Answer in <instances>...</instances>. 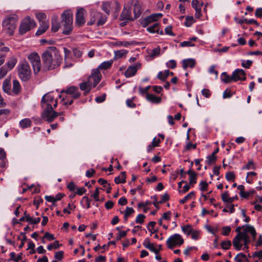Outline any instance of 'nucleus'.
Instances as JSON below:
<instances>
[{
  "instance_id": "obj_1",
  "label": "nucleus",
  "mask_w": 262,
  "mask_h": 262,
  "mask_svg": "<svg viewBox=\"0 0 262 262\" xmlns=\"http://www.w3.org/2000/svg\"><path fill=\"white\" fill-rule=\"evenodd\" d=\"M41 57L43 68L46 70H50L58 67L62 60L59 51L54 46L48 47L42 53Z\"/></svg>"
},
{
  "instance_id": "obj_2",
  "label": "nucleus",
  "mask_w": 262,
  "mask_h": 262,
  "mask_svg": "<svg viewBox=\"0 0 262 262\" xmlns=\"http://www.w3.org/2000/svg\"><path fill=\"white\" fill-rule=\"evenodd\" d=\"M243 231L242 233H239L241 235L239 236V240L237 241L236 244L235 245L233 244V246L235 249L237 251L241 250L242 249L243 244L242 242L243 240H245V239H249L250 237L248 235V233H249L251 234L253 239L255 240L256 232L255 228L253 226L250 225L249 224H246L243 226Z\"/></svg>"
},
{
  "instance_id": "obj_3",
  "label": "nucleus",
  "mask_w": 262,
  "mask_h": 262,
  "mask_svg": "<svg viewBox=\"0 0 262 262\" xmlns=\"http://www.w3.org/2000/svg\"><path fill=\"white\" fill-rule=\"evenodd\" d=\"M61 22L63 27L62 33L69 35L73 30V14L70 10H66L61 15Z\"/></svg>"
},
{
  "instance_id": "obj_4",
  "label": "nucleus",
  "mask_w": 262,
  "mask_h": 262,
  "mask_svg": "<svg viewBox=\"0 0 262 262\" xmlns=\"http://www.w3.org/2000/svg\"><path fill=\"white\" fill-rule=\"evenodd\" d=\"M18 76L22 81L26 82L31 77L32 72L29 63L26 61L20 63L17 66Z\"/></svg>"
},
{
  "instance_id": "obj_5",
  "label": "nucleus",
  "mask_w": 262,
  "mask_h": 262,
  "mask_svg": "<svg viewBox=\"0 0 262 262\" xmlns=\"http://www.w3.org/2000/svg\"><path fill=\"white\" fill-rule=\"evenodd\" d=\"M106 16L100 12L92 10L90 12V20L88 23V25L96 24L97 26H102L106 22Z\"/></svg>"
},
{
  "instance_id": "obj_6",
  "label": "nucleus",
  "mask_w": 262,
  "mask_h": 262,
  "mask_svg": "<svg viewBox=\"0 0 262 262\" xmlns=\"http://www.w3.org/2000/svg\"><path fill=\"white\" fill-rule=\"evenodd\" d=\"M57 99H54L51 92L44 95L41 100V105L42 108H56L57 106Z\"/></svg>"
},
{
  "instance_id": "obj_7",
  "label": "nucleus",
  "mask_w": 262,
  "mask_h": 262,
  "mask_svg": "<svg viewBox=\"0 0 262 262\" xmlns=\"http://www.w3.org/2000/svg\"><path fill=\"white\" fill-rule=\"evenodd\" d=\"M35 27H36V23L34 20L28 16L22 20L20 25L19 28V33L24 34Z\"/></svg>"
},
{
  "instance_id": "obj_8",
  "label": "nucleus",
  "mask_w": 262,
  "mask_h": 262,
  "mask_svg": "<svg viewBox=\"0 0 262 262\" xmlns=\"http://www.w3.org/2000/svg\"><path fill=\"white\" fill-rule=\"evenodd\" d=\"M28 58L32 64L34 73H38L40 70L41 66L39 55L37 53H32L28 56Z\"/></svg>"
},
{
  "instance_id": "obj_9",
  "label": "nucleus",
  "mask_w": 262,
  "mask_h": 262,
  "mask_svg": "<svg viewBox=\"0 0 262 262\" xmlns=\"http://www.w3.org/2000/svg\"><path fill=\"white\" fill-rule=\"evenodd\" d=\"M184 243V239L179 234H174L171 235L167 240L166 244L169 249H173L177 245L181 246Z\"/></svg>"
},
{
  "instance_id": "obj_10",
  "label": "nucleus",
  "mask_w": 262,
  "mask_h": 262,
  "mask_svg": "<svg viewBox=\"0 0 262 262\" xmlns=\"http://www.w3.org/2000/svg\"><path fill=\"white\" fill-rule=\"evenodd\" d=\"M43 111L42 113V118L49 122H52L57 116L58 113L54 110V108H43Z\"/></svg>"
},
{
  "instance_id": "obj_11",
  "label": "nucleus",
  "mask_w": 262,
  "mask_h": 262,
  "mask_svg": "<svg viewBox=\"0 0 262 262\" xmlns=\"http://www.w3.org/2000/svg\"><path fill=\"white\" fill-rule=\"evenodd\" d=\"M101 79V74L99 70L95 69L92 70L91 75L88 78V81L94 88L100 82Z\"/></svg>"
},
{
  "instance_id": "obj_12",
  "label": "nucleus",
  "mask_w": 262,
  "mask_h": 262,
  "mask_svg": "<svg viewBox=\"0 0 262 262\" xmlns=\"http://www.w3.org/2000/svg\"><path fill=\"white\" fill-rule=\"evenodd\" d=\"M85 13L86 12L83 8H79L77 9L76 13L75 23L79 27H81L85 24V20L84 18V15Z\"/></svg>"
},
{
  "instance_id": "obj_13",
  "label": "nucleus",
  "mask_w": 262,
  "mask_h": 262,
  "mask_svg": "<svg viewBox=\"0 0 262 262\" xmlns=\"http://www.w3.org/2000/svg\"><path fill=\"white\" fill-rule=\"evenodd\" d=\"M64 92L68 95H71L72 98L74 99L79 98L81 95V93L79 91L78 88L75 86H71L67 88V90H62L60 92L61 93Z\"/></svg>"
},
{
  "instance_id": "obj_14",
  "label": "nucleus",
  "mask_w": 262,
  "mask_h": 262,
  "mask_svg": "<svg viewBox=\"0 0 262 262\" xmlns=\"http://www.w3.org/2000/svg\"><path fill=\"white\" fill-rule=\"evenodd\" d=\"M203 5V2H200L199 0L192 1L191 5L195 10V16L196 18H200L202 16L201 10Z\"/></svg>"
},
{
  "instance_id": "obj_15",
  "label": "nucleus",
  "mask_w": 262,
  "mask_h": 262,
  "mask_svg": "<svg viewBox=\"0 0 262 262\" xmlns=\"http://www.w3.org/2000/svg\"><path fill=\"white\" fill-rule=\"evenodd\" d=\"M238 71V70H234L232 73L231 76H229L225 72L222 73L221 75V79L222 81L226 83H230L232 81H236V78H235V75L236 74V72Z\"/></svg>"
},
{
  "instance_id": "obj_16",
  "label": "nucleus",
  "mask_w": 262,
  "mask_h": 262,
  "mask_svg": "<svg viewBox=\"0 0 262 262\" xmlns=\"http://www.w3.org/2000/svg\"><path fill=\"white\" fill-rule=\"evenodd\" d=\"M140 67L141 65L140 64L129 66L125 72V76L126 78H129L134 76L136 74L138 69H140Z\"/></svg>"
},
{
  "instance_id": "obj_17",
  "label": "nucleus",
  "mask_w": 262,
  "mask_h": 262,
  "mask_svg": "<svg viewBox=\"0 0 262 262\" xmlns=\"http://www.w3.org/2000/svg\"><path fill=\"white\" fill-rule=\"evenodd\" d=\"M134 18L132 17L131 11L130 8L127 9L124 7L120 15V19L121 20H132Z\"/></svg>"
},
{
  "instance_id": "obj_18",
  "label": "nucleus",
  "mask_w": 262,
  "mask_h": 262,
  "mask_svg": "<svg viewBox=\"0 0 262 262\" xmlns=\"http://www.w3.org/2000/svg\"><path fill=\"white\" fill-rule=\"evenodd\" d=\"M195 64V61L194 59H184L182 61V67L184 69L186 70L187 68L189 67L193 68Z\"/></svg>"
},
{
  "instance_id": "obj_19",
  "label": "nucleus",
  "mask_w": 262,
  "mask_h": 262,
  "mask_svg": "<svg viewBox=\"0 0 262 262\" xmlns=\"http://www.w3.org/2000/svg\"><path fill=\"white\" fill-rule=\"evenodd\" d=\"M91 83L89 82V81L86 82H83L79 84V88L81 91H84V94L86 95L88 94L91 89Z\"/></svg>"
},
{
  "instance_id": "obj_20",
  "label": "nucleus",
  "mask_w": 262,
  "mask_h": 262,
  "mask_svg": "<svg viewBox=\"0 0 262 262\" xmlns=\"http://www.w3.org/2000/svg\"><path fill=\"white\" fill-rule=\"evenodd\" d=\"M133 11H134V19H136L140 16V15L142 13V11H141V5L140 4L139 2L136 1L135 3V4L134 5Z\"/></svg>"
},
{
  "instance_id": "obj_21",
  "label": "nucleus",
  "mask_w": 262,
  "mask_h": 262,
  "mask_svg": "<svg viewBox=\"0 0 262 262\" xmlns=\"http://www.w3.org/2000/svg\"><path fill=\"white\" fill-rule=\"evenodd\" d=\"M158 19V17H157L156 14H152L149 16L146 17L142 23L143 27H145L148 26L150 23L157 21Z\"/></svg>"
},
{
  "instance_id": "obj_22",
  "label": "nucleus",
  "mask_w": 262,
  "mask_h": 262,
  "mask_svg": "<svg viewBox=\"0 0 262 262\" xmlns=\"http://www.w3.org/2000/svg\"><path fill=\"white\" fill-rule=\"evenodd\" d=\"M49 22H43L42 24H40V26L36 32V35L39 36L45 32L49 28Z\"/></svg>"
},
{
  "instance_id": "obj_23",
  "label": "nucleus",
  "mask_w": 262,
  "mask_h": 262,
  "mask_svg": "<svg viewBox=\"0 0 262 262\" xmlns=\"http://www.w3.org/2000/svg\"><path fill=\"white\" fill-rule=\"evenodd\" d=\"M186 173L189 176V184L193 185L196 183V175L197 173L192 169H189Z\"/></svg>"
},
{
  "instance_id": "obj_24",
  "label": "nucleus",
  "mask_w": 262,
  "mask_h": 262,
  "mask_svg": "<svg viewBox=\"0 0 262 262\" xmlns=\"http://www.w3.org/2000/svg\"><path fill=\"white\" fill-rule=\"evenodd\" d=\"M17 62L16 58L14 56H12L10 58L5 65H4L7 69L11 71L16 65Z\"/></svg>"
},
{
  "instance_id": "obj_25",
  "label": "nucleus",
  "mask_w": 262,
  "mask_h": 262,
  "mask_svg": "<svg viewBox=\"0 0 262 262\" xmlns=\"http://www.w3.org/2000/svg\"><path fill=\"white\" fill-rule=\"evenodd\" d=\"M146 99L153 103L159 104L161 102V98L156 96L153 94H147L146 96Z\"/></svg>"
},
{
  "instance_id": "obj_26",
  "label": "nucleus",
  "mask_w": 262,
  "mask_h": 262,
  "mask_svg": "<svg viewBox=\"0 0 262 262\" xmlns=\"http://www.w3.org/2000/svg\"><path fill=\"white\" fill-rule=\"evenodd\" d=\"M3 89L4 91L7 93L10 94L11 92V80L10 78L6 79L3 84Z\"/></svg>"
},
{
  "instance_id": "obj_27",
  "label": "nucleus",
  "mask_w": 262,
  "mask_h": 262,
  "mask_svg": "<svg viewBox=\"0 0 262 262\" xmlns=\"http://www.w3.org/2000/svg\"><path fill=\"white\" fill-rule=\"evenodd\" d=\"M160 142L161 141L159 139H157L156 137L154 138L151 144H149L147 146V152H149L151 151L155 147L158 146Z\"/></svg>"
},
{
  "instance_id": "obj_28",
  "label": "nucleus",
  "mask_w": 262,
  "mask_h": 262,
  "mask_svg": "<svg viewBox=\"0 0 262 262\" xmlns=\"http://www.w3.org/2000/svg\"><path fill=\"white\" fill-rule=\"evenodd\" d=\"M14 21V24H16V21L17 20V17L15 15L13 16H11L7 18L3 23V27H7L8 26L11 25V21Z\"/></svg>"
},
{
  "instance_id": "obj_29",
  "label": "nucleus",
  "mask_w": 262,
  "mask_h": 262,
  "mask_svg": "<svg viewBox=\"0 0 262 262\" xmlns=\"http://www.w3.org/2000/svg\"><path fill=\"white\" fill-rule=\"evenodd\" d=\"M236 70H238V72H236V74L235 75V78H236V81L237 80H242L244 81L246 80V77L245 76V72L242 69H236Z\"/></svg>"
},
{
  "instance_id": "obj_30",
  "label": "nucleus",
  "mask_w": 262,
  "mask_h": 262,
  "mask_svg": "<svg viewBox=\"0 0 262 262\" xmlns=\"http://www.w3.org/2000/svg\"><path fill=\"white\" fill-rule=\"evenodd\" d=\"M126 172L122 171L121 172L120 175L115 178L114 181L116 184L124 183L125 181Z\"/></svg>"
},
{
  "instance_id": "obj_31",
  "label": "nucleus",
  "mask_w": 262,
  "mask_h": 262,
  "mask_svg": "<svg viewBox=\"0 0 262 262\" xmlns=\"http://www.w3.org/2000/svg\"><path fill=\"white\" fill-rule=\"evenodd\" d=\"M20 90L21 87L19 81L16 79L14 80L13 81V92L15 94L17 95L20 92Z\"/></svg>"
},
{
  "instance_id": "obj_32",
  "label": "nucleus",
  "mask_w": 262,
  "mask_h": 262,
  "mask_svg": "<svg viewBox=\"0 0 262 262\" xmlns=\"http://www.w3.org/2000/svg\"><path fill=\"white\" fill-rule=\"evenodd\" d=\"M169 75V70H165L164 72L160 71L158 73V74L157 75V78L162 80V81H165V80L167 79V78Z\"/></svg>"
},
{
  "instance_id": "obj_33",
  "label": "nucleus",
  "mask_w": 262,
  "mask_h": 262,
  "mask_svg": "<svg viewBox=\"0 0 262 262\" xmlns=\"http://www.w3.org/2000/svg\"><path fill=\"white\" fill-rule=\"evenodd\" d=\"M32 121L29 118H25L19 122V125L22 128H25L31 126Z\"/></svg>"
},
{
  "instance_id": "obj_34",
  "label": "nucleus",
  "mask_w": 262,
  "mask_h": 262,
  "mask_svg": "<svg viewBox=\"0 0 262 262\" xmlns=\"http://www.w3.org/2000/svg\"><path fill=\"white\" fill-rule=\"evenodd\" d=\"M236 262H247L248 261L246 255L243 253H240L236 255L234 258Z\"/></svg>"
},
{
  "instance_id": "obj_35",
  "label": "nucleus",
  "mask_w": 262,
  "mask_h": 262,
  "mask_svg": "<svg viewBox=\"0 0 262 262\" xmlns=\"http://www.w3.org/2000/svg\"><path fill=\"white\" fill-rule=\"evenodd\" d=\"M113 63V60H110L108 61H104L101 63L97 69L101 70H107L111 67Z\"/></svg>"
},
{
  "instance_id": "obj_36",
  "label": "nucleus",
  "mask_w": 262,
  "mask_h": 262,
  "mask_svg": "<svg viewBox=\"0 0 262 262\" xmlns=\"http://www.w3.org/2000/svg\"><path fill=\"white\" fill-rule=\"evenodd\" d=\"M135 212V211L133 208L127 207L126 208L125 213L124 215V219L125 222L127 221L128 217L133 213Z\"/></svg>"
},
{
  "instance_id": "obj_37",
  "label": "nucleus",
  "mask_w": 262,
  "mask_h": 262,
  "mask_svg": "<svg viewBox=\"0 0 262 262\" xmlns=\"http://www.w3.org/2000/svg\"><path fill=\"white\" fill-rule=\"evenodd\" d=\"M159 24L155 23L153 25L150 26L147 28V31L150 33H159Z\"/></svg>"
},
{
  "instance_id": "obj_38",
  "label": "nucleus",
  "mask_w": 262,
  "mask_h": 262,
  "mask_svg": "<svg viewBox=\"0 0 262 262\" xmlns=\"http://www.w3.org/2000/svg\"><path fill=\"white\" fill-rule=\"evenodd\" d=\"M36 16L40 24H42L43 22H48L46 20L47 16L44 13H38L36 14Z\"/></svg>"
},
{
  "instance_id": "obj_39",
  "label": "nucleus",
  "mask_w": 262,
  "mask_h": 262,
  "mask_svg": "<svg viewBox=\"0 0 262 262\" xmlns=\"http://www.w3.org/2000/svg\"><path fill=\"white\" fill-rule=\"evenodd\" d=\"M194 196V192L193 191H191L188 193L183 199L180 200V203L183 204L185 203L187 201L192 198Z\"/></svg>"
},
{
  "instance_id": "obj_40",
  "label": "nucleus",
  "mask_w": 262,
  "mask_h": 262,
  "mask_svg": "<svg viewBox=\"0 0 262 262\" xmlns=\"http://www.w3.org/2000/svg\"><path fill=\"white\" fill-rule=\"evenodd\" d=\"M242 229H243V226L242 227L238 226L237 227H236V228L235 229V232H237V234L234 237V238L232 241L233 244H234L235 245L236 244L237 241L239 240V236L241 235V234H239V233H242V232L241 231Z\"/></svg>"
},
{
  "instance_id": "obj_41",
  "label": "nucleus",
  "mask_w": 262,
  "mask_h": 262,
  "mask_svg": "<svg viewBox=\"0 0 262 262\" xmlns=\"http://www.w3.org/2000/svg\"><path fill=\"white\" fill-rule=\"evenodd\" d=\"M111 7V4L110 2H104L103 3L102 10L108 15L110 12V9Z\"/></svg>"
},
{
  "instance_id": "obj_42",
  "label": "nucleus",
  "mask_w": 262,
  "mask_h": 262,
  "mask_svg": "<svg viewBox=\"0 0 262 262\" xmlns=\"http://www.w3.org/2000/svg\"><path fill=\"white\" fill-rule=\"evenodd\" d=\"M59 28V24L57 19H52L51 30L53 32H57Z\"/></svg>"
},
{
  "instance_id": "obj_43",
  "label": "nucleus",
  "mask_w": 262,
  "mask_h": 262,
  "mask_svg": "<svg viewBox=\"0 0 262 262\" xmlns=\"http://www.w3.org/2000/svg\"><path fill=\"white\" fill-rule=\"evenodd\" d=\"M11 25L8 26L7 27H4L6 30H8V33L10 35H11L13 34V31L16 28V24H14V21H11Z\"/></svg>"
},
{
  "instance_id": "obj_44",
  "label": "nucleus",
  "mask_w": 262,
  "mask_h": 262,
  "mask_svg": "<svg viewBox=\"0 0 262 262\" xmlns=\"http://www.w3.org/2000/svg\"><path fill=\"white\" fill-rule=\"evenodd\" d=\"M182 230L184 233L186 234L187 235H189L192 232V228L191 225H187L182 226Z\"/></svg>"
},
{
  "instance_id": "obj_45",
  "label": "nucleus",
  "mask_w": 262,
  "mask_h": 262,
  "mask_svg": "<svg viewBox=\"0 0 262 262\" xmlns=\"http://www.w3.org/2000/svg\"><path fill=\"white\" fill-rule=\"evenodd\" d=\"M160 48L159 46H158L157 48L154 49L150 53V56L151 58H155L156 56H159L160 54Z\"/></svg>"
},
{
  "instance_id": "obj_46",
  "label": "nucleus",
  "mask_w": 262,
  "mask_h": 262,
  "mask_svg": "<svg viewBox=\"0 0 262 262\" xmlns=\"http://www.w3.org/2000/svg\"><path fill=\"white\" fill-rule=\"evenodd\" d=\"M10 258L9 260H14V261L18 262L22 259L21 254L16 256L14 252H11L10 254Z\"/></svg>"
},
{
  "instance_id": "obj_47",
  "label": "nucleus",
  "mask_w": 262,
  "mask_h": 262,
  "mask_svg": "<svg viewBox=\"0 0 262 262\" xmlns=\"http://www.w3.org/2000/svg\"><path fill=\"white\" fill-rule=\"evenodd\" d=\"M61 245V244H59L58 241H56L53 243L49 245L47 247V249L48 250H51L53 249H57Z\"/></svg>"
},
{
  "instance_id": "obj_48",
  "label": "nucleus",
  "mask_w": 262,
  "mask_h": 262,
  "mask_svg": "<svg viewBox=\"0 0 262 262\" xmlns=\"http://www.w3.org/2000/svg\"><path fill=\"white\" fill-rule=\"evenodd\" d=\"M234 94L235 93H232L229 89H226L223 92V97L224 99L229 98Z\"/></svg>"
},
{
  "instance_id": "obj_49",
  "label": "nucleus",
  "mask_w": 262,
  "mask_h": 262,
  "mask_svg": "<svg viewBox=\"0 0 262 262\" xmlns=\"http://www.w3.org/2000/svg\"><path fill=\"white\" fill-rule=\"evenodd\" d=\"M221 246L223 249L228 250L231 246V242L229 240L223 241L221 243Z\"/></svg>"
},
{
  "instance_id": "obj_50",
  "label": "nucleus",
  "mask_w": 262,
  "mask_h": 262,
  "mask_svg": "<svg viewBox=\"0 0 262 262\" xmlns=\"http://www.w3.org/2000/svg\"><path fill=\"white\" fill-rule=\"evenodd\" d=\"M254 192L255 191L254 190L246 192L244 191V192H240L239 195L243 198L247 199L250 195L253 194Z\"/></svg>"
},
{
  "instance_id": "obj_51",
  "label": "nucleus",
  "mask_w": 262,
  "mask_h": 262,
  "mask_svg": "<svg viewBox=\"0 0 262 262\" xmlns=\"http://www.w3.org/2000/svg\"><path fill=\"white\" fill-rule=\"evenodd\" d=\"M9 71H10L5 66L1 67L0 69V79L4 78Z\"/></svg>"
},
{
  "instance_id": "obj_52",
  "label": "nucleus",
  "mask_w": 262,
  "mask_h": 262,
  "mask_svg": "<svg viewBox=\"0 0 262 262\" xmlns=\"http://www.w3.org/2000/svg\"><path fill=\"white\" fill-rule=\"evenodd\" d=\"M156 224V223L154 221H151L150 222L147 226V229L149 232H150V235H151L152 234L156 232V230H154L152 231V229H154V227H155V225Z\"/></svg>"
},
{
  "instance_id": "obj_53",
  "label": "nucleus",
  "mask_w": 262,
  "mask_h": 262,
  "mask_svg": "<svg viewBox=\"0 0 262 262\" xmlns=\"http://www.w3.org/2000/svg\"><path fill=\"white\" fill-rule=\"evenodd\" d=\"M243 169H255V166L252 161H249L247 164L245 165L243 168Z\"/></svg>"
},
{
  "instance_id": "obj_54",
  "label": "nucleus",
  "mask_w": 262,
  "mask_h": 262,
  "mask_svg": "<svg viewBox=\"0 0 262 262\" xmlns=\"http://www.w3.org/2000/svg\"><path fill=\"white\" fill-rule=\"evenodd\" d=\"M231 230V228L230 226H224L222 227V235L224 236H228Z\"/></svg>"
},
{
  "instance_id": "obj_55",
  "label": "nucleus",
  "mask_w": 262,
  "mask_h": 262,
  "mask_svg": "<svg viewBox=\"0 0 262 262\" xmlns=\"http://www.w3.org/2000/svg\"><path fill=\"white\" fill-rule=\"evenodd\" d=\"M145 216L143 214H139L136 219V223L137 224H142L144 221Z\"/></svg>"
},
{
  "instance_id": "obj_56",
  "label": "nucleus",
  "mask_w": 262,
  "mask_h": 262,
  "mask_svg": "<svg viewBox=\"0 0 262 262\" xmlns=\"http://www.w3.org/2000/svg\"><path fill=\"white\" fill-rule=\"evenodd\" d=\"M196 148V144H192L190 142H188L186 146L185 147L184 151H186L188 150H190L192 149H195Z\"/></svg>"
},
{
  "instance_id": "obj_57",
  "label": "nucleus",
  "mask_w": 262,
  "mask_h": 262,
  "mask_svg": "<svg viewBox=\"0 0 262 262\" xmlns=\"http://www.w3.org/2000/svg\"><path fill=\"white\" fill-rule=\"evenodd\" d=\"M226 179L228 181H234L235 179V174L232 171H228L226 174Z\"/></svg>"
},
{
  "instance_id": "obj_58",
  "label": "nucleus",
  "mask_w": 262,
  "mask_h": 262,
  "mask_svg": "<svg viewBox=\"0 0 262 262\" xmlns=\"http://www.w3.org/2000/svg\"><path fill=\"white\" fill-rule=\"evenodd\" d=\"M216 160V157L214 154H211L207 157L208 163L209 165L215 163Z\"/></svg>"
},
{
  "instance_id": "obj_59",
  "label": "nucleus",
  "mask_w": 262,
  "mask_h": 262,
  "mask_svg": "<svg viewBox=\"0 0 262 262\" xmlns=\"http://www.w3.org/2000/svg\"><path fill=\"white\" fill-rule=\"evenodd\" d=\"M127 53L125 50H119L115 52V56L116 58L122 57L124 55Z\"/></svg>"
},
{
  "instance_id": "obj_60",
  "label": "nucleus",
  "mask_w": 262,
  "mask_h": 262,
  "mask_svg": "<svg viewBox=\"0 0 262 262\" xmlns=\"http://www.w3.org/2000/svg\"><path fill=\"white\" fill-rule=\"evenodd\" d=\"M166 66L168 68H171L172 69H174L177 66L176 61L174 60L171 59L169 60L166 63Z\"/></svg>"
},
{
  "instance_id": "obj_61",
  "label": "nucleus",
  "mask_w": 262,
  "mask_h": 262,
  "mask_svg": "<svg viewBox=\"0 0 262 262\" xmlns=\"http://www.w3.org/2000/svg\"><path fill=\"white\" fill-rule=\"evenodd\" d=\"M195 45L191 41H184L183 42H181L180 46L181 47H194Z\"/></svg>"
},
{
  "instance_id": "obj_62",
  "label": "nucleus",
  "mask_w": 262,
  "mask_h": 262,
  "mask_svg": "<svg viewBox=\"0 0 262 262\" xmlns=\"http://www.w3.org/2000/svg\"><path fill=\"white\" fill-rule=\"evenodd\" d=\"M150 85H148L144 88H143L142 87H139V91L140 93L142 95H144V94H146L147 95V94H148V91L150 89Z\"/></svg>"
},
{
  "instance_id": "obj_63",
  "label": "nucleus",
  "mask_w": 262,
  "mask_h": 262,
  "mask_svg": "<svg viewBox=\"0 0 262 262\" xmlns=\"http://www.w3.org/2000/svg\"><path fill=\"white\" fill-rule=\"evenodd\" d=\"M106 98V94H103L102 95L97 97L95 98V101L97 103H101L105 101Z\"/></svg>"
},
{
  "instance_id": "obj_64",
  "label": "nucleus",
  "mask_w": 262,
  "mask_h": 262,
  "mask_svg": "<svg viewBox=\"0 0 262 262\" xmlns=\"http://www.w3.org/2000/svg\"><path fill=\"white\" fill-rule=\"evenodd\" d=\"M63 254H64V252L63 251H59L56 252L55 254L54 258L59 260H60L61 259H62V258L63 257Z\"/></svg>"
}]
</instances>
